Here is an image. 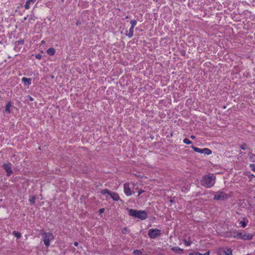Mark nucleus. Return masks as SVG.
<instances>
[{"mask_svg": "<svg viewBox=\"0 0 255 255\" xmlns=\"http://www.w3.org/2000/svg\"><path fill=\"white\" fill-rule=\"evenodd\" d=\"M27 16H26V17H24V20H26V19H27Z\"/></svg>", "mask_w": 255, "mask_h": 255, "instance_id": "38", "label": "nucleus"}, {"mask_svg": "<svg viewBox=\"0 0 255 255\" xmlns=\"http://www.w3.org/2000/svg\"><path fill=\"white\" fill-rule=\"evenodd\" d=\"M41 43H45V41H44V40H42V41H41Z\"/></svg>", "mask_w": 255, "mask_h": 255, "instance_id": "39", "label": "nucleus"}, {"mask_svg": "<svg viewBox=\"0 0 255 255\" xmlns=\"http://www.w3.org/2000/svg\"><path fill=\"white\" fill-rule=\"evenodd\" d=\"M133 29L134 27L131 26L129 28L128 33V36L129 38H131L133 35Z\"/></svg>", "mask_w": 255, "mask_h": 255, "instance_id": "18", "label": "nucleus"}, {"mask_svg": "<svg viewBox=\"0 0 255 255\" xmlns=\"http://www.w3.org/2000/svg\"><path fill=\"white\" fill-rule=\"evenodd\" d=\"M130 23L131 24V26L134 27L136 24L137 21L135 19L131 20L130 22Z\"/></svg>", "mask_w": 255, "mask_h": 255, "instance_id": "24", "label": "nucleus"}, {"mask_svg": "<svg viewBox=\"0 0 255 255\" xmlns=\"http://www.w3.org/2000/svg\"><path fill=\"white\" fill-rule=\"evenodd\" d=\"M124 230H125V231H126V228H125Z\"/></svg>", "mask_w": 255, "mask_h": 255, "instance_id": "40", "label": "nucleus"}, {"mask_svg": "<svg viewBox=\"0 0 255 255\" xmlns=\"http://www.w3.org/2000/svg\"><path fill=\"white\" fill-rule=\"evenodd\" d=\"M104 211H105V209H104V208H101V209H100V210H99V213H100V214H102V213H104Z\"/></svg>", "mask_w": 255, "mask_h": 255, "instance_id": "32", "label": "nucleus"}, {"mask_svg": "<svg viewBox=\"0 0 255 255\" xmlns=\"http://www.w3.org/2000/svg\"><path fill=\"white\" fill-rule=\"evenodd\" d=\"M111 198L115 201H118L119 199V196L115 193L111 192L110 194Z\"/></svg>", "mask_w": 255, "mask_h": 255, "instance_id": "12", "label": "nucleus"}, {"mask_svg": "<svg viewBox=\"0 0 255 255\" xmlns=\"http://www.w3.org/2000/svg\"><path fill=\"white\" fill-rule=\"evenodd\" d=\"M128 215L134 218L141 220H145L147 218V213L145 211H138L134 209H128Z\"/></svg>", "mask_w": 255, "mask_h": 255, "instance_id": "2", "label": "nucleus"}, {"mask_svg": "<svg viewBox=\"0 0 255 255\" xmlns=\"http://www.w3.org/2000/svg\"><path fill=\"white\" fill-rule=\"evenodd\" d=\"M74 246H77L78 245V243L77 242H75L74 244Z\"/></svg>", "mask_w": 255, "mask_h": 255, "instance_id": "37", "label": "nucleus"}, {"mask_svg": "<svg viewBox=\"0 0 255 255\" xmlns=\"http://www.w3.org/2000/svg\"><path fill=\"white\" fill-rule=\"evenodd\" d=\"M240 236V239L244 240H251L253 237L251 234H247L244 232H241Z\"/></svg>", "mask_w": 255, "mask_h": 255, "instance_id": "8", "label": "nucleus"}, {"mask_svg": "<svg viewBox=\"0 0 255 255\" xmlns=\"http://www.w3.org/2000/svg\"><path fill=\"white\" fill-rule=\"evenodd\" d=\"M133 253L136 255H138L141 254V252L139 250H134Z\"/></svg>", "mask_w": 255, "mask_h": 255, "instance_id": "28", "label": "nucleus"}, {"mask_svg": "<svg viewBox=\"0 0 255 255\" xmlns=\"http://www.w3.org/2000/svg\"><path fill=\"white\" fill-rule=\"evenodd\" d=\"M184 244H185V245L186 246H190V244H191V242H188V241H187L186 240H185V241H184Z\"/></svg>", "mask_w": 255, "mask_h": 255, "instance_id": "30", "label": "nucleus"}, {"mask_svg": "<svg viewBox=\"0 0 255 255\" xmlns=\"http://www.w3.org/2000/svg\"><path fill=\"white\" fill-rule=\"evenodd\" d=\"M144 192L143 190H140L138 191V195L137 196H139L142 193H143Z\"/></svg>", "mask_w": 255, "mask_h": 255, "instance_id": "35", "label": "nucleus"}, {"mask_svg": "<svg viewBox=\"0 0 255 255\" xmlns=\"http://www.w3.org/2000/svg\"><path fill=\"white\" fill-rule=\"evenodd\" d=\"M250 167L252 168V169L253 170V171L255 172V165L254 164H251Z\"/></svg>", "mask_w": 255, "mask_h": 255, "instance_id": "29", "label": "nucleus"}, {"mask_svg": "<svg viewBox=\"0 0 255 255\" xmlns=\"http://www.w3.org/2000/svg\"><path fill=\"white\" fill-rule=\"evenodd\" d=\"M36 0H28L25 4L24 7L26 9H28L30 7L29 5L31 3H33Z\"/></svg>", "mask_w": 255, "mask_h": 255, "instance_id": "13", "label": "nucleus"}, {"mask_svg": "<svg viewBox=\"0 0 255 255\" xmlns=\"http://www.w3.org/2000/svg\"><path fill=\"white\" fill-rule=\"evenodd\" d=\"M171 250L175 252V253H177L178 254H181L183 253V249H180V248L178 247H172Z\"/></svg>", "mask_w": 255, "mask_h": 255, "instance_id": "10", "label": "nucleus"}, {"mask_svg": "<svg viewBox=\"0 0 255 255\" xmlns=\"http://www.w3.org/2000/svg\"><path fill=\"white\" fill-rule=\"evenodd\" d=\"M3 168L5 170L7 173V176H9L12 173L11 170L12 164L10 163H4L2 165Z\"/></svg>", "mask_w": 255, "mask_h": 255, "instance_id": "7", "label": "nucleus"}, {"mask_svg": "<svg viewBox=\"0 0 255 255\" xmlns=\"http://www.w3.org/2000/svg\"><path fill=\"white\" fill-rule=\"evenodd\" d=\"M55 50L53 48H50L47 50V53L49 55H53L55 54Z\"/></svg>", "mask_w": 255, "mask_h": 255, "instance_id": "16", "label": "nucleus"}, {"mask_svg": "<svg viewBox=\"0 0 255 255\" xmlns=\"http://www.w3.org/2000/svg\"><path fill=\"white\" fill-rule=\"evenodd\" d=\"M12 107V105H11V104L10 102H8L6 106H5V112L7 113H10V108Z\"/></svg>", "mask_w": 255, "mask_h": 255, "instance_id": "17", "label": "nucleus"}, {"mask_svg": "<svg viewBox=\"0 0 255 255\" xmlns=\"http://www.w3.org/2000/svg\"><path fill=\"white\" fill-rule=\"evenodd\" d=\"M161 234L160 230L158 229H151L148 231V235L150 238L155 239Z\"/></svg>", "mask_w": 255, "mask_h": 255, "instance_id": "5", "label": "nucleus"}, {"mask_svg": "<svg viewBox=\"0 0 255 255\" xmlns=\"http://www.w3.org/2000/svg\"><path fill=\"white\" fill-rule=\"evenodd\" d=\"M27 97L29 99V100L31 101H33V99L30 96H27Z\"/></svg>", "mask_w": 255, "mask_h": 255, "instance_id": "34", "label": "nucleus"}, {"mask_svg": "<svg viewBox=\"0 0 255 255\" xmlns=\"http://www.w3.org/2000/svg\"><path fill=\"white\" fill-rule=\"evenodd\" d=\"M233 234L234 235H233V236L234 238L240 239V236L239 235L241 234V232H234Z\"/></svg>", "mask_w": 255, "mask_h": 255, "instance_id": "22", "label": "nucleus"}, {"mask_svg": "<svg viewBox=\"0 0 255 255\" xmlns=\"http://www.w3.org/2000/svg\"><path fill=\"white\" fill-rule=\"evenodd\" d=\"M13 234L18 239H19V238H20L21 237V234L19 232H16L15 231H14L13 232Z\"/></svg>", "mask_w": 255, "mask_h": 255, "instance_id": "26", "label": "nucleus"}, {"mask_svg": "<svg viewBox=\"0 0 255 255\" xmlns=\"http://www.w3.org/2000/svg\"><path fill=\"white\" fill-rule=\"evenodd\" d=\"M17 43L18 44H23V43H24V41L23 40H18L17 41Z\"/></svg>", "mask_w": 255, "mask_h": 255, "instance_id": "31", "label": "nucleus"}, {"mask_svg": "<svg viewBox=\"0 0 255 255\" xmlns=\"http://www.w3.org/2000/svg\"><path fill=\"white\" fill-rule=\"evenodd\" d=\"M248 222V220L244 218L243 220L240 221L239 224L241 225L242 227L245 228L247 226Z\"/></svg>", "mask_w": 255, "mask_h": 255, "instance_id": "14", "label": "nucleus"}, {"mask_svg": "<svg viewBox=\"0 0 255 255\" xmlns=\"http://www.w3.org/2000/svg\"><path fill=\"white\" fill-rule=\"evenodd\" d=\"M216 177L213 174L207 175L203 177L201 180V184L207 188L213 186L215 182Z\"/></svg>", "mask_w": 255, "mask_h": 255, "instance_id": "1", "label": "nucleus"}, {"mask_svg": "<svg viewBox=\"0 0 255 255\" xmlns=\"http://www.w3.org/2000/svg\"><path fill=\"white\" fill-rule=\"evenodd\" d=\"M190 137H191V138H192V139H194V138H195V136L194 135H191V136H190Z\"/></svg>", "mask_w": 255, "mask_h": 255, "instance_id": "36", "label": "nucleus"}, {"mask_svg": "<svg viewBox=\"0 0 255 255\" xmlns=\"http://www.w3.org/2000/svg\"><path fill=\"white\" fill-rule=\"evenodd\" d=\"M124 230H125V231H126V228H125Z\"/></svg>", "mask_w": 255, "mask_h": 255, "instance_id": "41", "label": "nucleus"}, {"mask_svg": "<svg viewBox=\"0 0 255 255\" xmlns=\"http://www.w3.org/2000/svg\"><path fill=\"white\" fill-rule=\"evenodd\" d=\"M192 149L196 152H198V153H202V149H200V148H199L198 147H196L195 146H192Z\"/></svg>", "mask_w": 255, "mask_h": 255, "instance_id": "20", "label": "nucleus"}, {"mask_svg": "<svg viewBox=\"0 0 255 255\" xmlns=\"http://www.w3.org/2000/svg\"><path fill=\"white\" fill-rule=\"evenodd\" d=\"M240 147L243 150H245L247 148V145L245 143H243L240 145Z\"/></svg>", "mask_w": 255, "mask_h": 255, "instance_id": "27", "label": "nucleus"}, {"mask_svg": "<svg viewBox=\"0 0 255 255\" xmlns=\"http://www.w3.org/2000/svg\"><path fill=\"white\" fill-rule=\"evenodd\" d=\"M228 195L224 192L218 191L214 195V199L217 200H224L228 198Z\"/></svg>", "mask_w": 255, "mask_h": 255, "instance_id": "4", "label": "nucleus"}, {"mask_svg": "<svg viewBox=\"0 0 255 255\" xmlns=\"http://www.w3.org/2000/svg\"><path fill=\"white\" fill-rule=\"evenodd\" d=\"M111 192H110L108 189H105L101 191V193L103 195H105L106 194H110Z\"/></svg>", "mask_w": 255, "mask_h": 255, "instance_id": "23", "label": "nucleus"}, {"mask_svg": "<svg viewBox=\"0 0 255 255\" xmlns=\"http://www.w3.org/2000/svg\"><path fill=\"white\" fill-rule=\"evenodd\" d=\"M43 242L46 247L50 245V242L54 239L53 235L50 233H45L42 235Z\"/></svg>", "mask_w": 255, "mask_h": 255, "instance_id": "3", "label": "nucleus"}, {"mask_svg": "<svg viewBox=\"0 0 255 255\" xmlns=\"http://www.w3.org/2000/svg\"><path fill=\"white\" fill-rule=\"evenodd\" d=\"M218 255H232V251L228 248H220L218 252Z\"/></svg>", "mask_w": 255, "mask_h": 255, "instance_id": "6", "label": "nucleus"}, {"mask_svg": "<svg viewBox=\"0 0 255 255\" xmlns=\"http://www.w3.org/2000/svg\"><path fill=\"white\" fill-rule=\"evenodd\" d=\"M124 192L125 194L128 196H130L132 194V192L130 190V188L129 186V184H124ZM133 193L134 192H133Z\"/></svg>", "mask_w": 255, "mask_h": 255, "instance_id": "9", "label": "nucleus"}, {"mask_svg": "<svg viewBox=\"0 0 255 255\" xmlns=\"http://www.w3.org/2000/svg\"><path fill=\"white\" fill-rule=\"evenodd\" d=\"M21 80L25 85H29L31 84V79L30 78L23 77Z\"/></svg>", "mask_w": 255, "mask_h": 255, "instance_id": "11", "label": "nucleus"}, {"mask_svg": "<svg viewBox=\"0 0 255 255\" xmlns=\"http://www.w3.org/2000/svg\"><path fill=\"white\" fill-rule=\"evenodd\" d=\"M183 142L187 144H190L192 143L191 141L187 138H185L183 139Z\"/></svg>", "mask_w": 255, "mask_h": 255, "instance_id": "25", "label": "nucleus"}, {"mask_svg": "<svg viewBox=\"0 0 255 255\" xmlns=\"http://www.w3.org/2000/svg\"><path fill=\"white\" fill-rule=\"evenodd\" d=\"M202 150V153H204L205 154L209 155L212 153L211 150L207 148H204Z\"/></svg>", "mask_w": 255, "mask_h": 255, "instance_id": "15", "label": "nucleus"}, {"mask_svg": "<svg viewBox=\"0 0 255 255\" xmlns=\"http://www.w3.org/2000/svg\"><path fill=\"white\" fill-rule=\"evenodd\" d=\"M209 254H210V252L208 251L207 252H206V253H205L204 254H202L199 253H195L194 254H190L189 255H209Z\"/></svg>", "mask_w": 255, "mask_h": 255, "instance_id": "21", "label": "nucleus"}, {"mask_svg": "<svg viewBox=\"0 0 255 255\" xmlns=\"http://www.w3.org/2000/svg\"><path fill=\"white\" fill-rule=\"evenodd\" d=\"M36 58L38 59H40L41 58V55L40 54H37L36 55Z\"/></svg>", "mask_w": 255, "mask_h": 255, "instance_id": "33", "label": "nucleus"}, {"mask_svg": "<svg viewBox=\"0 0 255 255\" xmlns=\"http://www.w3.org/2000/svg\"><path fill=\"white\" fill-rule=\"evenodd\" d=\"M36 197L33 196H31L29 199V201L31 204H34L35 202Z\"/></svg>", "mask_w": 255, "mask_h": 255, "instance_id": "19", "label": "nucleus"}]
</instances>
